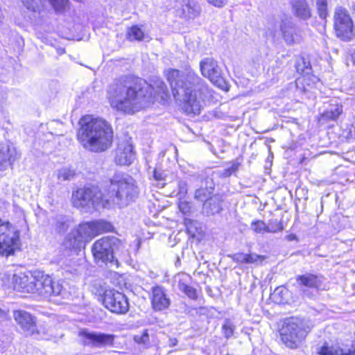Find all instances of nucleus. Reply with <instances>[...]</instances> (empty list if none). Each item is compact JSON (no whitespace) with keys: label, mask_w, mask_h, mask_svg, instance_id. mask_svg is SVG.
I'll list each match as a JSON object with an SVG mask.
<instances>
[{"label":"nucleus","mask_w":355,"mask_h":355,"mask_svg":"<svg viewBox=\"0 0 355 355\" xmlns=\"http://www.w3.org/2000/svg\"><path fill=\"white\" fill-rule=\"evenodd\" d=\"M122 245L121 241L115 236H104L94 242L92 254L96 263L116 266L118 261L114 255Z\"/></svg>","instance_id":"6"},{"label":"nucleus","mask_w":355,"mask_h":355,"mask_svg":"<svg viewBox=\"0 0 355 355\" xmlns=\"http://www.w3.org/2000/svg\"><path fill=\"white\" fill-rule=\"evenodd\" d=\"M109 194L112 202L122 208L136 200L139 189L136 181L131 176L116 173L110 179Z\"/></svg>","instance_id":"4"},{"label":"nucleus","mask_w":355,"mask_h":355,"mask_svg":"<svg viewBox=\"0 0 355 355\" xmlns=\"http://www.w3.org/2000/svg\"><path fill=\"white\" fill-rule=\"evenodd\" d=\"M16 159V152L8 146L0 145V171L6 170Z\"/></svg>","instance_id":"26"},{"label":"nucleus","mask_w":355,"mask_h":355,"mask_svg":"<svg viewBox=\"0 0 355 355\" xmlns=\"http://www.w3.org/2000/svg\"><path fill=\"white\" fill-rule=\"evenodd\" d=\"M267 226L270 227H274V229H275V232L282 231L284 229L282 223L278 221L277 219L270 220Z\"/></svg>","instance_id":"44"},{"label":"nucleus","mask_w":355,"mask_h":355,"mask_svg":"<svg viewBox=\"0 0 355 355\" xmlns=\"http://www.w3.org/2000/svg\"><path fill=\"white\" fill-rule=\"evenodd\" d=\"M318 355H355V349L345 351L338 347L329 346L325 343L318 349Z\"/></svg>","instance_id":"28"},{"label":"nucleus","mask_w":355,"mask_h":355,"mask_svg":"<svg viewBox=\"0 0 355 355\" xmlns=\"http://www.w3.org/2000/svg\"><path fill=\"white\" fill-rule=\"evenodd\" d=\"M192 223H193V221L191 219H185V220H184V224L187 227V231L189 233H193V232L189 227V225H191Z\"/></svg>","instance_id":"48"},{"label":"nucleus","mask_w":355,"mask_h":355,"mask_svg":"<svg viewBox=\"0 0 355 355\" xmlns=\"http://www.w3.org/2000/svg\"><path fill=\"white\" fill-rule=\"evenodd\" d=\"M55 11L64 10L68 5V0H49Z\"/></svg>","instance_id":"39"},{"label":"nucleus","mask_w":355,"mask_h":355,"mask_svg":"<svg viewBox=\"0 0 355 355\" xmlns=\"http://www.w3.org/2000/svg\"><path fill=\"white\" fill-rule=\"evenodd\" d=\"M24 6L27 8V9L35 12L36 9L38 7V3L37 0H21Z\"/></svg>","instance_id":"43"},{"label":"nucleus","mask_w":355,"mask_h":355,"mask_svg":"<svg viewBox=\"0 0 355 355\" xmlns=\"http://www.w3.org/2000/svg\"><path fill=\"white\" fill-rule=\"evenodd\" d=\"M145 36L142 29L137 25L129 28L126 33V38L129 41H142Z\"/></svg>","instance_id":"29"},{"label":"nucleus","mask_w":355,"mask_h":355,"mask_svg":"<svg viewBox=\"0 0 355 355\" xmlns=\"http://www.w3.org/2000/svg\"><path fill=\"white\" fill-rule=\"evenodd\" d=\"M89 237L92 240L96 236L105 232H112L114 229L112 225L107 221L97 220L81 223Z\"/></svg>","instance_id":"20"},{"label":"nucleus","mask_w":355,"mask_h":355,"mask_svg":"<svg viewBox=\"0 0 355 355\" xmlns=\"http://www.w3.org/2000/svg\"><path fill=\"white\" fill-rule=\"evenodd\" d=\"M202 75L209 79L214 85L222 89L227 88V83L218 62L212 58H205L200 62Z\"/></svg>","instance_id":"12"},{"label":"nucleus","mask_w":355,"mask_h":355,"mask_svg":"<svg viewBox=\"0 0 355 355\" xmlns=\"http://www.w3.org/2000/svg\"><path fill=\"white\" fill-rule=\"evenodd\" d=\"M134 340L139 345H146L148 344L150 338L147 330L144 331L140 335H135L134 336Z\"/></svg>","instance_id":"40"},{"label":"nucleus","mask_w":355,"mask_h":355,"mask_svg":"<svg viewBox=\"0 0 355 355\" xmlns=\"http://www.w3.org/2000/svg\"><path fill=\"white\" fill-rule=\"evenodd\" d=\"M79 335L83 339L84 345H91L94 347H112L116 336L114 334L101 332H89L87 329H83Z\"/></svg>","instance_id":"15"},{"label":"nucleus","mask_w":355,"mask_h":355,"mask_svg":"<svg viewBox=\"0 0 355 355\" xmlns=\"http://www.w3.org/2000/svg\"><path fill=\"white\" fill-rule=\"evenodd\" d=\"M79 124L77 138L85 150L102 153L111 147L113 130L105 120L87 115L80 119Z\"/></svg>","instance_id":"3"},{"label":"nucleus","mask_w":355,"mask_h":355,"mask_svg":"<svg viewBox=\"0 0 355 355\" xmlns=\"http://www.w3.org/2000/svg\"><path fill=\"white\" fill-rule=\"evenodd\" d=\"M152 308L155 311H162L168 309L171 304V300L166 293L164 287L156 285L151 288L150 296Z\"/></svg>","instance_id":"17"},{"label":"nucleus","mask_w":355,"mask_h":355,"mask_svg":"<svg viewBox=\"0 0 355 355\" xmlns=\"http://www.w3.org/2000/svg\"><path fill=\"white\" fill-rule=\"evenodd\" d=\"M13 317L17 323L27 335H33L35 332L36 324L34 317L29 313L17 310L13 312Z\"/></svg>","instance_id":"18"},{"label":"nucleus","mask_w":355,"mask_h":355,"mask_svg":"<svg viewBox=\"0 0 355 355\" xmlns=\"http://www.w3.org/2000/svg\"><path fill=\"white\" fill-rule=\"evenodd\" d=\"M12 287L15 291L22 293H31L29 288H32L33 276L29 277L22 273L14 275L11 279Z\"/></svg>","instance_id":"23"},{"label":"nucleus","mask_w":355,"mask_h":355,"mask_svg":"<svg viewBox=\"0 0 355 355\" xmlns=\"http://www.w3.org/2000/svg\"><path fill=\"white\" fill-rule=\"evenodd\" d=\"M251 229L257 234H264L266 232L275 233V229L267 226L263 220L252 221Z\"/></svg>","instance_id":"32"},{"label":"nucleus","mask_w":355,"mask_h":355,"mask_svg":"<svg viewBox=\"0 0 355 355\" xmlns=\"http://www.w3.org/2000/svg\"><path fill=\"white\" fill-rule=\"evenodd\" d=\"M223 198L222 195L218 193L212 195L204 202L203 210L207 215L218 214L223 209Z\"/></svg>","instance_id":"25"},{"label":"nucleus","mask_w":355,"mask_h":355,"mask_svg":"<svg viewBox=\"0 0 355 355\" xmlns=\"http://www.w3.org/2000/svg\"><path fill=\"white\" fill-rule=\"evenodd\" d=\"M153 176L155 180L159 182L161 187H164L166 184V176L164 173L159 169L155 168L153 172Z\"/></svg>","instance_id":"41"},{"label":"nucleus","mask_w":355,"mask_h":355,"mask_svg":"<svg viewBox=\"0 0 355 355\" xmlns=\"http://www.w3.org/2000/svg\"><path fill=\"white\" fill-rule=\"evenodd\" d=\"M233 261L239 263L245 264H261L263 261L266 259V257L264 255L257 254L256 253H243L238 252L232 255Z\"/></svg>","instance_id":"24"},{"label":"nucleus","mask_w":355,"mask_h":355,"mask_svg":"<svg viewBox=\"0 0 355 355\" xmlns=\"http://www.w3.org/2000/svg\"><path fill=\"white\" fill-rule=\"evenodd\" d=\"M19 234L9 223L0 219V255L8 257L19 248Z\"/></svg>","instance_id":"9"},{"label":"nucleus","mask_w":355,"mask_h":355,"mask_svg":"<svg viewBox=\"0 0 355 355\" xmlns=\"http://www.w3.org/2000/svg\"><path fill=\"white\" fill-rule=\"evenodd\" d=\"M342 112L343 106L341 105H334L322 113V117L327 120H336Z\"/></svg>","instance_id":"30"},{"label":"nucleus","mask_w":355,"mask_h":355,"mask_svg":"<svg viewBox=\"0 0 355 355\" xmlns=\"http://www.w3.org/2000/svg\"><path fill=\"white\" fill-rule=\"evenodd\" d=\"M201 12V8L196 0H182L179 15L181 18L189 20L198 17Z\"/></svg>","instance_id":"22"},{"label":"nucleus","mask_w":355,"mask_h":355,"mask_svg":"<svg viewBox=\"0 0 355 355\" xmlns=\"http://www.w3.org/2000/svg\"><path fill=\"white\" fill-rule=\"evenodd\" d=\"M178 193L177 196L180 199L185 198L188 192V184L186 180L182 179H178Z\"/></svg>","instance_id":"37"},{"label":"nucleus","mask_w":355,"mask_h":355,"mask_svg":"<svg viewBox=\"0 0 355 355\" xmlns=\"http://www.w3.org/2000/svg\"><path fill=\"white\" fill-rule=\"evenodd\" d=\"M77 1H81L82 0H76Z\"/></svg>","instance_id":"50"},{"label":"nucleus","mask_w":355,"mask_h":355,"mask_svg":"<svg viewBox=\"0 0 355 355\" xmlns=\"http://www.w3.org/2000/svg\"><path fill=\"white\" fill-rule=\"evenodd\" d=\"M152 96L151 85L139 78L131 82L115 80L107 91L111 107L125 114H134L147 107Z\"/></svg>","instance_id":"2"},{"label":"nucleus","mask_w":355,"mask_h":355,"mask_svg":"<svg viewBox=\"0 0 355 355\" xmlns=\"http://www.w3.org/2000/svg\"><path fill=\"white\" fill-rule=\"evenodd\" d=\"M76 175V171L71 168L64 167L59 169L57 172L58 179L61 181L71 180Z\"/></svg>","instance_id":"34"},{"label":"nucleus","mask_w":355,"mask_h":355,"mask_svg":"<svg viewBox=\"0 0 355 355\" xmlns=\"http://www.w3.org/2000/svg\"><path fill=\"white\" fill-rule=\"evenodd\" d=\"M179 208H180V210L184 214H186L189 211V204L185 202H180L179 204Z\"/></svg>","instance_id":"46"},{"label":"nucleus","mask_w":355,"mask_h":355,"mask_svg":"<svg viewBox=\"0 0 355 355\" xmlns=\"http://www.w3.org/2000/svg\"><path fill=\"white\" fill-rule=\"evenodd\" d=\"M240 164L237 162H231L219 172V174L223 178H227L238 171Z\"/></svg>","instance_id":"36"},{"label":"nucleus","mask_w":355,"mask_h":355,"mask_svg":"<svg viewBox=\"0 0 355 355\" xmlns=\"http://www.w3.org/2000/svg\"><path fill=\"white\" fill-rule=\"evenodd\" d=\"M318 11L322 19H325L327 16V0H318L317 1Z\"/></svg>","instance_id":"38"},{"label":"nucleus","mask_w":355,"mask_h":355,"mask_svg":"<svg viewBox=\"0 0 355 355\" xmlns=\"http://www.w3.org/2000/svg\"><path fill=\"white\" fill-rule=\"evenodd\" d=\"M71 200L74 207L86 211L92 208H106L110 205V200L102 193L98 187L94 185L78 189L73 192Z\"/></svg>","instance_id":"5"},{"label":"nucleus","mask_w":355,"mask_h":355,"mask_svg":"<svg viewBox=\"0 0 355 355\" xmlns=\"http://www.w3.org/2000/svg\"><path fill=\"white\" fill-rule=\"evenodd\" d=\"M323 280L322 276L312 273H306L296 277L297 283L300 286V291L303 295L309 299L315 296L316 293L322 286Z\"/></svg>","instance_id":"14"},{"label":"nucleus","mask_w":355,"mask_h":355,"mask_svg":"<svg viewBox=\"0 0 355 355\" xmlns=\"http://www.w3.org/2000/svg\"><path fill=\"white\" fill-rule=\"evenodd\" d=\"M166 76L175 99L183 103L184 112L188 114H200L204 99L209 94L206 82L191 68L169 69L166 71Z\"/></svg>","instance_id":"1"},{"label":"nucleus","mask_w":355,"mask_h":355,"mask_svg":"<svg viewBox=\"0 0 355 355\" xmlns=\"http://www.w3.org/2000/svg\"><path fill=\"white\" fill-rule=\"evenodd\" d=\"M67 220L64 216L60 215L57 216L54 218L53 225L55 226V230L59 232H64L68 229Z\"/></svg>","instance_id":"35"},{"label":"nucleus","mask_w":355,"mask_h":355,"mask_svg":"<svg viewBox=\"0 0 355 355\" xmlns=\"http://www.w3.org/2000/svg\"><path fill=\"white\" fill-rule=\"evenodd\" d=\"M334 26L337 37L343 40H349L354 36L353 21L347 9L343 7L336 8L334 15Z\"/></svg>","instance_id":"13"},{"label":"nucleus","mask_w":355,"mask_h":355,"mask_svg":"<svg viewBox=\"0 0 355 355\" xmlns=\"http://www.w3.org/2000/svg\"><path fill=\"white\" fill-rule=\"evenodd\" d=\"M198 178L201 182V186L195 191L194 198L200 202H205L211 197L214 190V182L212 178L202 175H198Z\"/></svg>","instance_id":"21"},{"label":"nucleus","mask_w":355,"mask_h":355,"mask_svg":"<svg viewBox=\"0 0 355 355\" xmlns=\"http://www.w3.org/2000/svg\"><path fill=\"white\" fill-rule=\"evenodd\" d=\"M309 331V327H305L301 320L290 318L285 321L280 330L281 340L286 347L295 349L300 346Z\"/></svg>","instance_id":"7"},{"label":"nucleus","mask_w":355,"mask_h":355,"mask_svg":"<svg viewBox=\"0 0 355 355\" xmlns=\"http://www.w3.org/2000/svg\"><path fill=\"white\" fill-rule=\"evenodd\" d=\"M286 239L288 241H296L297 239V236L295 234H288L287 236H286Z\"/></svg>","instance_id":"47"},{"label":"nucleus","mask_w":355,"mask_h":355,"mask_svg":"<svg viewBox=\"0 0 355 355\" xmlns=\"http://www.w3.org/2000/svg\"><path fill=\"white\" fill-rule=\"evenodd\" d=\"M62 288V285L59 282L53 281L49 275H42L33 277L32 288L29 291L31 293H37L47 298L52 295H60Z\"/></svg>","instance_id":"10"},{"label":"nucleus","mask_w":355,"mask_h":355,"mask_svg":"<svg viewBox=\"0 0 355 355\" xmlns=\"http://www.w3.org/2000/svg\"><path fill=\"white\" fill-rule=\"evenodd\" d=\"M182 292L192 300H196L198 298L196 289L191 286L189 284L186 287L185 290H182Z\"/></svg>","instance_id":"42"},{"label":"nucleus","mask_w":355,"mask_h":355,"mask_svg":"<svg viewBox=\"0 0 355 355\" xmlns=\"http://www.w3.org/2000/svg\"><path fill=\"white\" fill-rule=\"evenodd\" d=\"M99 295L103 296V303L106 309L117 314H125L129 310V302L127 297L121 292L114 289H105L100 285L97 291Z\"/></svg>","instance_id":"8"},{"label":"nucleus","mask_w":355,"mask_h":355,"mask_svg":"<svg viewBox=\"0 0 355 355\" xmlns=\"http://www.w3.org/2000/svg\"><path fill=\"white\" fill-rule=\"evenodd\" d=\"M135 158L133 146L127 141L120 143L116 150L115 162L119 165H130Z\"/></svg>","instance_id":"19"},{"label":"nucleus","mask_w":355,"mask_h":355,"mask_svg":"<svg viewBox=\"0 0 355 355\" xmlns=\"http://www.w3.org/2000/svg\"><path fill=\"white\" fill-rule=\"evenodd\" d=\"M191 277L186 273H179L174 277V282L177 284L180 291L185 290L186 287L190 284Z\"/></svg>","instance_id":"33"},{"label":"nucleus","mask_w":355,"mask_h":355,"mask_svg":"<svg viewBox=\"0 0 355 355\" xmlns=\"http://www.w3.org/2000/svg\"><path fill=\"white\" fill-rule=\"evenodd\" d=\"M235 330L236 325L233 321L229 318L225 319L221 327V332L224 338L230 339L233 337Z\"/></svg>","instance_id":"31"},{"label":"nucleus","mask_w":355,"mask_h":355,"mask_svg":"<svg viewBox=\"0 0 355 355\" xmlns=\"http://www.w3.org/2000/svg\"><path fill=\"white\" fill-rule=\"evenodd\" d=\"M91 241L83 225L80 224L69 234L64 241L66 248L78 252L85 248L86 243Z\"/></svg>","instance_id":"16"},{"label":"nucleus","mask_w":355,"mask_h":355,"mask_svg":"<svg viewBox=\"0 0 355 355\" xmlns=\"http://www.w3.org/2000/svg\"><path fill=\"white\" fill-rule=\"evenodd\" d=\"M280 20L275 17H271L267 22L268 34L274 37L280 26L283 37L288 44H293L300 42L302 37L298 28L295 25L289 21H282L279 25Z\"/></svg>","instance_id":"11"},{"label":"nucleus","mask_w":355,"mask_h":355,"mask_svg":"<svg viewBox=\"0 0 355 355\" xmlns=\"http://www.w3.org/2000/svg\"><path fill=\"white\" fill-rule=\"evenodd\" d=\"M209 4L216 7L222 8L227 4V0H206Z\"/></svg>","instance_id":"45"},{"label":"nucleus","mask_w":355,"mask_h":355,"mask_svg":"<svg viewBox=\"0 0 355 355\" xmlns=\"http://www.w3.org/2000/svg\"><path fill=\"white\" fill-rule=\"evenodd\" d=\"M177 344H178V340H177V338H170V339L168 340V345H169L170 347H174V346H175Z\"/></svg>","instance_id":"49"},{"label":"nucleus","mask_w":355,"mask_h":355,"mask_svg":"<svg viewBox=\"0 0 355 355\" xmlns=\"http://www.w3.org/2000/svg\"><path fill=\"white\" fill-rule=\"evenodd\" d=\"M291 4L296 17L304 20L311 17V9L306 0H292Z\"/></svg>","instance_id":"27"}]
</instances>
